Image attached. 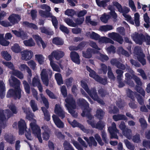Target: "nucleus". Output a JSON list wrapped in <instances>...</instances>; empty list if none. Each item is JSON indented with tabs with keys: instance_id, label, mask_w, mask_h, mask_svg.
<instances>
[{
	"instance_id": "obj_1",
	"label": "nucleus",
	"mask_w": 150,
	"mask_h": 150,
	"mask_svg": "<svg viewBox=\"0 0 150 150\" xmlns=\"http://www.w3.org/2000/svg\"><path fill=\"white\" fill-rule=\"evenodd\" d=\"M78 104L81 107L83 110L81 115L83 117L86 116L88 120L87 122L93 128H95L99 129H102L105 126L103 122L99 121L97 124L95 125L94 122L92 119L93 117L90 114L91 108L89 107L88 103L84 99L80 98L79 99Z\"/></svg>"
},
{
	"instance_id": "obj_2",
	"label": "nucleus",
	"mask_w": 150,
	"mask_h": 150,
	"mask_svg": "<svg viewBox=\"0 0 150 150\" xmlns=\"http://www.w3.org/2000/svg\"><path fill=\"white\" fill-rule=\"evenodd\" d=\"M10 85L12 86L15 87V91L11 89L9 90L7 94V97H13L16 99H19L21 97V90L19 87L20 84V81L14 76L11 75L9 80Z\"/></svg>"
},
{
	"instance_id": "obj_3",
	"label": "nucleus",
	"mask_w": 150,
	"mask_h": 150,
	"mask_svg": "<svg viewBox=\"0 0 150 150\" xmlns=\"http://www.w3.org/2000/svg\"><path fill=\"white\" fill-rule=\"evenodd\" d=\"M132 37L137 44L141 45L143 42H145L147 45H150V36L146 33L139 34L135 32L132 35Z\"/></svg>"
},
{
	"instance_id": "obj_4",
	"label": "nucleus",
	"mask_w": 150,
	"mask_h": 150,
	"mask_svg": "<svg viewBox=\"0 0 150 150\" xmlns=\"http://www.w3.org/2000/svg\"><path fill=\"white\" fill-rule=\"evenodd\" d=\"M65 101L66 103L65 104V106L69 112L74 117H77V114L73 110L76 108V106L75 101L73 100L72 96L71 95H69L65 99Z\"/></svg>"
},
{
	"instance_id": "obj_5",
	"label": "nucleus",
	"mask_w": 150,
	"mask_h": 150,
	"mask_svg": "<svg viewBox=\"0 0 150 150\" xmlns=\"http://www.w3.org/2000/svg\"><path fill=\"white\" fill-rule=\"evenodd\" d=\"M81 85L93 99L95 100H96L98 103L101 104H104L103 101L98 98L96 92V91L95 89H93L91 90V91L89 90L85 80H82L81 82Z\"/></svg>"
},
{
	"instance_id": "obj_6",
	"label": "nucleus",
	"mask_w": 150,
	"mask_h": 150,
	"mask_svg": "<svg viewBox=\"0 0 150 150\" xmlns=\"http://www.w3.org/2000/svg\"><path fill=\"white\" fill-rule=\"evenodd\" d=\"M130 70V72L132 76L130 75L128 73H126L125 74V80L127 83L130 86H133L134 84L133 82L131 81V79L133 78V79L135 80L137 84L138 85L141 86L142 85V83L140 79L136 76L134 75V71L131 70Z\"/></svg>"
},
{
	"instance_id": "obj_7",
	"label": "nucleus",
	"mask_w": 150,
	"mask_h": 150,
	"mask_svg": "<svg viewBox=\"0 0 150 150\" xmlns=\"http://www.w3.org/2000/svg\"><path fill=\"white\" fill-rule=\"evenodd\" d=\"M30 127L33 135L38 138L40 142L42 143V140L41 136V130L40 127L36 123H30Z\"/></svg>"
},
{
	"instance_id": "obj_8",
	"label": "nucleus",
	"mask_w": 150,
	"mask_h": 150,
	"mask_svg": "<svg viewBox=\"0 0 150 150\" xmlns=\"http://www.w3.org/2000/svg\"><path fill=\"white\" fill-rule=\"evenodd\" d=\"M134 56L137 57L138 60L142 65L146 64V61L144 58L145 55L143 53L140 47H135L134 49Z\"/></svg>"
},
{
	"instance_id": "obj_9",
	"label": "nucleus",
	"mask_w": 150,
	"mask_h": 150,
	"mask_svg": "<svg viewBox=\"0 0 150 150\" xmlns=\"http://www.w3.org/2000/svg\"><path fill=\"white\" fill-rule=\"evenodd\" d=\"M86 69L87 70L90 72L89 75L91 77L94 79L96 81L103 85H105L106 84L107 81L106 79H101L100 77L96 74L95 72L93 71L92 70L90 67L87 66H86Z\"/></svg>"
},
{
	"instance_id": "obj_10",
	"label": "nucleus",
	"mask_w": 150,
	"mask_h": 150,
	"mask_svg": "<svg viewBox=\"0 0 150 150\" xmlns=\"http://www.w3.org/2000/svg\"><path fill=\"white\" fill-rule=\"evenodd\" d=\"M49 74L50 76L52 74V71L50 69H43L41 73V79L43 83L46 86H47L49 84V80L48 75Z\"/></svg>"
},
{
	"instance_id": "obj_11",
	"label": "nucleus",
	"mask_w": 150,
	"mask_h": 150,
	"mask_svg": "<svg viewBox=\"0 0 150 150\" xmlns=\"http://www.w3.org/2000/svg\"><path fill=\"white\" fill-rule=\"evenodd\" d=\"M64 55V52L59 50L53 51L51 54L48 57L50 61H52L53 57H54L57 60H59L62 58Z\"/></svg>"
},
{
	"instance_id": "obj_12",
	"label": "nucleus",
	"mask_w": 150,
	"mask_h": 150,
	"mask_svg": "<svg viewBox=\"0 0 150 150\" xmlns=\"http://www.w3.org/2000/svg\"><path fill=\"white\" fill-rule=\"evenodd\" d=\"M21 59L27 61L30 59L33 56V52L31 50H26L21 52Z\"/></svg>"
},
{
	"instance_id": "obj_13",
	"label": "nucleus",
	"mask_w": 150,
	"mask_h": 150,
	"mask_svg": "<svg viewBox=\"0 0 150 150\" xmlns=\"http://www.w3.org/2000/svg\"><path fill=\"white\" fill-rule=\"evenodd\" d=\"M108 130L111 135V138L118 139V137L116 134L117 133H119V131L116 128V125L114 122L112 123L111 127H109Z\"/></svg>"
},
{
	"instance_id": "obj_14",
	"label": "nucleus",
	"mask_w": 150,
	"mask_h": 150,
	"mask_svg": "<svg viewBox=\"0 0 150 150\" xmlns=\"http://www.w3.org/2000/svg\"><path fill=\"white\" fill-rule=\"evenodd\" d=\"M68 120L69 123L74 127H79L83 132L87 133H92L93 132L92 130L86 129L83 125L77 122L75 120H74L72 122L70 121L68 119Z\"/></svg>"
},
{
	"instance_id": "obj_15",
	"label": "nucleus",
	"mask_w": 150,
	"mask_h": 150,
	"mask_svg": "<svg viewBox=\"0 0 150 150\" xmlns=\"http://www.w3.org/2000/svg\"><path fill=\"white\" fill-rule=\"evenodd\" d=\"M108 36L114 40L116 41L120 44H122L123 42L122 37L117 33L112 32L108 34Z\"/></svg>"
},
{
	"instance_id": "obj_16",
	"label": "nucleus",
	"mask_w": 150,
	"mask_h": 150,
	"mask_svg": "<svg viewBox=\"0 0 150 150\" xmlns=\"http://www.w3.org/2000/svg\"><path fill=\"white\" fill-rule=\"evenodd\" d=\"M127 93L128 96L132 100L134 98L133 95H135L139 104L140 105L144 104V100L139 95L135 94L129 89H128L127 90Z\"/></svg>"
},
{
	"instance_id": "obj_17",
	"label": "nucleus",
	"mask_w": 150,
	"mask_h": 150,
	"mask_svg": "<svg viewBox=\"0 0 150 150\" xmlns=\"http://www.w3.org/2000/svg\"><path fill=\"white\" fill-rule=\"evenodd\" d=\"M20 19L21 18L19 16L14 14L11 15L8 18V20L10 21L11 26L18 23Z\"/></svg>"
},
{
	"instance_id": "obj_18",
	"label": "nucleus",
	"mask_w": 150,
	"mask_h": 150,
	"mask_svg": "<svg viewBox=\"0 0 150 150\" xmlns=\"http://www.w3.org/2000/svg\"><path fill=\"white\" fill-rule=\"evenodd\" d=\"M54 112L62 119L63 118L65 117V113L59 104H57L56 105Z\"/></svg>"
},
{
	"instance_id": "obj_19",
	"label": "nucleus",
	"mask_w": 150,
	"mask_h": 150,
	"mask_svg": "<svg viewBox=\"0 0 150 150\" xmlns=\"http://www.w3.org/2000/svg\"><path fill=\"white\" fill-rule=\"evenodd\" d=\"M18 127L19 129V134L20 135L23 134L25 130L27 128L25 121L23 120H20L18 122Z\"/></svg>"
},
{
	"instance_id": "obj_20",
	"label": "nucleus",
	"mask_w": 150,
	"mask_h": 150,
	"mask_svg": "<svg viewBox=\"0 0 150 150\" xmlns=\"http://www.w3.org/2000/svg\"><path fill=\"white\" fill-rule=\"evenodd\" d=\"M113 4L117 7L120 12L122 13V14L127 13L130 11L129 8L127 7H125L122 9L121 6L116 1L113 2Z\"/></svg>"
},
{
	"instance_id": "obj_21",
	"label": "nucleus",
	"mask_w": 150,
	"mask_h": 150,
	"mask_svg": "<svg viewBox=\"0 0 150 150\" xmlns=\"http://www.w3.org/2000/svg\"><path fill=\"white\" fill-rule=\"evenodd\" d=\"M41 128L44 131V132L42 134L43 139L44 140H47L49 139L50 137L49 133L50 132L49 129L48 127L46 125L42 126Z\"/></svg>"
},
{
	"instance_id": "obj_22",
	"label": "nucleus",
	"mask_w": 150,
	"mask_h": 150,
	"mask_svg": "<svg viewBox=\"0 0 150 150\" xmlns=\"http://www.w3.org/2000/svg\"><path fill=\"white\" fill-rule=\"evenodd\" d=\"M52 117L54 123L58 127L62 128L64 127V123L57 116L53 115Z\"/></svg>"
},
{
	"instance_id": "obj_23",
	"label": "nucleus",
	"mask_w": 150,
	"mask_h": 150,
	"mask_svg": "<svg viewBox=\"0 0 150 150\" xmlns=\"http://www.w3.org/2000/svg\"><path fill=\"white\" fill-rule=\"evenodd\" d=\"M70 57L72 61L78 64L80 63L79 56L75 52H72L70 54Z\"/></svg>"
},
{
	"instance_id": "obj_24",
	"label": "nucleus",
	"mask_w": 150,
	"mask_h": 150,
	"mask_svg": "<svg viewBox=\"0 0 150 150\" xmlns=\"http://www.w3.org/2000/svg\"><path fill=\"white\" fill-rule=\"evenodd\" d=\"M12 31L16 36L20 37L22 39H25L27 37V34L22 30H20L18 31L12 30Z\"/></svg>"
},
{
	"instance_id": "obj_25",
	"label": "nucleus",
	"mask_w": 150,
	"mask_h": 150,
	"mask_svg": "<svg viewBox=\"0 0 150 150\" xmlns=\"http://www.w3.org/2000/svg\"><path fill=\"white\" fill-rule=\"evenodd\" d=\"M19 69L21 71H26L28 74L29 76L31 77L32 76L31 71L29 68L25 64H21L18 67Z\"/></svg>"
},
{
	"instance_id": "obj_26",
	"label": "nucleus",
	"mask_w": 150,
	"mask_h": 150,
	"mask_svg": "<svg viewBox=\"0 0 150 150\" xmlns=\"http://www.w3.org/2000/svg\"><path fill=\"white\" fill-rule=\"evenodd\" d=\"M111 64L116 66L118 68H120L122 69H125V65L120 63H119L116 59H112L111 61Z\"/></svg>"
},
{
	"instance_id": "obj_27",
	"label": "nucleus",
	"mask_w": 150,
	"mask_h": 150,
	"mask_svg": "<svg viewBox=\"0 0 150 150\" xmlns=\"http://www.w3.org/2000/svg\"><path fill=\"white\" fill-rule=\"evenodd\" d=\"M4 138L5 140L9 143L12 144L14 143L15 139L11 134H5L4 135Z\"/></svg>"
},
{
	"instance_id": "obj_28",
	"label": "nucleus",
	"mask_w": 150,
	"mask_h": 150,
	"mask_svg": "<svg viewBox=\"0 0 150 150\" xmlns=\"http://www.w3.org/2000/svg\"><path fill=\"white\" fill-rule=\"evenodd\" d=\"M99 42L100 44L110 43L112 44H113L114 43L112 40L106 37H102L100 38L99 40Z\"/></svg>"
},
{
	"instance_id": "obj_29",
	"label": "nucleus",
	"mask_w": 150,
	"mask_h": 150,
	"mask_svg": "<svg viewBox=\"0 0 150 150\" xmlns=\"http://www.w3.org/2000/svg\"><path fill=\"white\" fill-rule=\"evenodd\" d=\"M83 138L87 141L90 146H91L93 145L95 146L97 145V143L95 141L93 137H90L89 139L86 137H84Z\"/></svg>"
},
{
	"instance_id": "obj_30",
	"label": "nucleus",
	"mask_w": 150,
	"mask_h": 150,
	"mask_svg": "<svg viewBox=\"0 0 150 150\" xmlns=\"http://www.w3.org/2000/svg\"><path fill=\"white\" fill-rule=\"evenodd\" d=\"M5 91V85L4 83L2 81H0V97L3 98L5 96L4 93Z\"/></svg>"
},
{
	"instance_id": "obj_31",
	"label": "nucleus",
	"mask_w": 150,
	"mask_h": 150,
	"mask_svg": "<svg viewBox=\"0 0 150 150\" xmlns=\"http://www.w3.org/2000/svg\"><path fill=\"white\" fill-rule=\"evenodd\" d=\"M123 135L128 139H132V130L129 129H126L125 131H122Z\"/></svg>"
},
{
	"instance_id": "obj_32",
	"label": "nucleus",
	"mask_w": 150,
	"mask_h": 150,
	"mask_svg": "<svg viewBox=\"0 0 150 150\" xmlns=\"http://www.w3.org/2000/svg\"><path fill=\"white\" fill-rule=\"evenodd\" d=\"M112 118L115 121L121 120H127V118L125 115L121 114L114 115Z\"/></svg>"
},
{
	"instance_id": "obj_33",
	"label": "nucleus",
	"mask_w": 150,
	"mask_h": 150,
	"mask_svg": "<svg viewBox=\"0 0 150 150\" xmlns=\"http://www.w3.org/2000/svg\"><path fill=\"white\" fill-rule=\"evenodd\" d=\"M24 45L26 46L32 47L35 45V43L32 38L23 41Z\"/></svg>"
},
{
	"instance_id": "obj_34",
	"label": "nucleus",
	"mask_w": 150,
	"mask_h": 150,
	"mask_svg": "<svg viewBox=\"0 0 150 150\" xmlns=\"http://www.w3.org/2000/svg\"><path fill=\"white\" fill-rule=\"evenodd\" d=\"M10 74L16 76L20 79H22L23 78V74L18 70H14L13 71L10 72Z\"/></svg>"
},
{
	"instance_id": "obj_35",
	"label": "nucleus",
	"mask_w": 150,
	"mask_h": 150,
	"mask_svg": "<svg viewBox=\"0 0 150 150\" xmlns=\"http://www.w3.org/2000/svg\"><path fill=\"white\" fill-rule=\"evenodd\" d=\"M34 117H35V116L34 114L32 113L27 114L26 117V118L27 119H28L31 121V122L30 123L36 124V121L34 119Z\"/></svg>"
},
{
	"instance_id": "obj_36",
	"label": "nucleus",
	"mask_w": 150,
	"mask_h": 150,
	"mask_svg": "<svg viewBox=\"0 0 150 150\" xmlns=\"http://www.w3.org/2000/svg\"><path fill=\"white\" fill-rule=\"evenodd\" d=\"M55 78L57 84L60 85L63 83V81L61 75L59 73H56L55 74Z\"/></svg>"
},
{
	"instance_id": "obj_37",
	"label": "nucleus",
	"mask_w": 150,
	"mask_h": 150,
	"mask_svg": "<svg viewBox=\"0 0 150 150\" xmlns=\"http://www.w3.org/2000/svg\"><path fill=\"white\" fill-rule=\"evenodd\" d=\"M93 52V50L91 49H88L86 52H83V56L86 58H90L91 57V54Z\"/></svg>"
},
{
	"instance_id": "obj_38",
	"label": "nucleus",
	"mask_w": 150,
	"mask_h": 150,
	"mask_svg": "<svg viewBox=\"0 0 150 150\" xmlns=\"http://www.w3.org/2000/svg\"><path fill=\"white\" fill-rule=\"evenodd\" d=\"M40 30L42 33H45L48 35H52L53 34V32L50 28H46L44 27H42Z\"/></svg>"
},
{
	"instance_id": "obj_39",
	"label": "nucleus",
	"mask_w": 150,
	"mask_h": 150,
	"mask_svg": "<svg viewBox=\"0 0 150 150\" xmlns=\"http://www.w3.org/2000/svg\"><path fill=\"white\" fill-rule=\"evenodd\" d=\"M35 57L36 60L40 64H43L45 61V58L42 55L40 54L36 55Z\"/></svg>"
},
{
	"instance_id": "obj_40",
	"label": "nucleus",
	"mask_w": 150,
	"mask_h": 150,
	"mask_svg": "<svg viewBox=\"0 0 150 150\" xmlns=\"http://www.w3.org/2000/svg\"><path fill=\"white\" fill-rule=\"evenodd\" d=\"M23 24L25 26L34 30H37L38 29V27L36 25L32 23H29L26 21L24 22Z\"/></svg>"
},
{
	"instance_id": "obj_41",
	"label": "nucleus",
	"mask_w": 150,
	"mask_h": 150,
	"mask_svg": "<svg viewBox=\"0 0 150 150\" xmlns=\"http://www.w3.org/2000/svg\"><path fill=\"white\" fill-rule=\"evenodd\" d=\"M86 35L91 38L95 40H97L99 38V36L98 34L93 32L87 33Z\"/></svg>"
},
{
	"instance_id": "obj_42",
	"label": "nucleus",
	"mask_w": 150,
	"mask_h": 150,
	"mask_svg": "<svg viewBox=\"0 0 150 150\" xmlns=\"http://www.w3.org/2000/svg\"><path fill=\"white\" fill-rule=\"evenodd\" d=\"M40 83V80L38 76H35L33 78L31 85L33 86H37Z\"/></svg>"
},
{
	"instance_id": "obj_43",
	"label": "nucleus",
	"mask_w": 150,
	"mask_h": 150,
	"mask_svg": "<svg viewBox=\"0 0 150 150\" xmlns=\"http://www.w3.org/2000/svg\"><path fill=\"white\" fill-rule=\"evenodd\" d=\"M96 53H97V58L98 59L103 61H104L108 60V57L107 56L102 54L98 52H97Z\"/></svg>"
},
{
	"instance_id": "obj_44",
	"label": "nucleus",
	"mask_w": 150,
	"mask_h": 150,
	"mask_svg": "<svg viewBox=\"0 0 150 150\" xmlns=\"http://www.w3.org/2000/svg\"><path fill=\"white\" fill-rule=\"evenodd\" d=\"M144 18L146 23L144 24V26L145 28H148L149 27V18L147 13H146L144 15Z\"/></svg>"
},
{
	"instance_id": "obj_45",
	"label": "nucleus",
	"mask_w": 150,
	"mask_h": 150,
	"mask_svg": "<svg viewBox=\"0 0 150 150\" xmlns=\"http://www.w3.org/2000/svg\"><path fill=\"white\" fill-rule=\"evenodd\" d=\"M30 105L33 112H34L38 110V109L37 104L34 100H30Z\"/></svg>"
},
{
	"instance_id": "obj_46",
	"label": "nucleus",
	"mask_w": 150,
	"mask_h": 150,
	"mask_svg": "<svg viewBox=\"0 0 150 150\" xmlns=\"http://www.w3.org/2000/svg\"><path fill=\"white\" fill-rule=\"evenodd\" d=\"M64 21L69 26L75 27L76 26V23H74L71 19L69 18H65L64 19Z\"/></svg>"
},
{
	"instance_id": "obj_47",
	"label": "nucleus",
	"mask_w": 150,
	"mask_h": 150,
	"mask_svg": "<svg viewBox=\"0 0 150 150\" xmlns=\"http://www.w3.org/2000/svg\"><path fill=\"white\" fill-rule=\"evenodd\" d=\"M104 115V112L103 110L101 109H99L97 110L95 116L98 119H100L103 118Z\"/></svg>"
},
{
	"instance_id": "obj_48",
	"label": "nucleus",
	"mask_w": 150,
	"mask_h": 150,
	"mask_svg": "<svg viewBox=\"0 0 150 150\" xmlns=\"http://www.w3.org/2000/svg\"><path fill=\"white\" fill-rule=\"evenodd\" d=\"M39 12L40 15L44 17H48L50 16H52V13L50 12H47L42 10H40Z\"/></svg>"
},
{
	"instance_id": "obj_49",
	"label": "nucleus",
	"mask_w": 150,
	"mask_h": 150,
	"mask_svg": "<svg viewBox=\"0 0 150 150\" xmlns=\"http://www.w3.org/2000/svg\"><path fill=\"white\" fill-rule=\"evenodd\" d=\"M110 18V16L109 15H107L105 13L102 15L100 17V19L102 22L104 23H106Z\"/></svg>"
},
{
	"instance_id": "obj_50",
	"label": "nucleus",
	"mask_w": 150,
	"mask_h": 150,
	"mask_svg": "<svg viewBox=\"0 0 150 150\" xmlns=\"http://www.w3.org/2000/svg\"><path fill=\"white\" fill-rule=\"evenodd\" d=\"M2 57L6 60H10L11 59V56L7 51H3L1 53Z\"/></svg>"
},
{
	"instance_id": "obj_51",
	"label": "nucleus",
	"mask_w": 150,
	"mask_h": 150,
	"mask_svg": "<svg viewBox=\"0 0 150 150\" xmlns=\"http://www.w3.org/2000/svg\"><path fill=\"white\" fill-rule=\"evenodd\" d=\"M42 110L44 114L45 119L49 121L50 119V116L47 111L44 107H42Z\"/></svg>"
},
{
	"instance_id": "obj_52",
	"label": "nucleus",
	"mask_w": 150,
	"mask_h": 150,
	"mask_svg": "<svg viewBox=\"0 0 150 150\" xmlns=\"http://www.w3.org/2000/svg\"><path fill=\"white\" fill-rule=\"evenodd\" d=\"M117 52L119 54H122L127 57H129V54L124 50L122 47H119L118 48Z\"/></svg>"
},
{
	"instance_id": "obj_53",
	"label": "nucleus",
	"mask_w": 150,
	"mask_h": 150,
	"mask_svg": "<svg viewBox=\"0 0 150 150\" xmlns=\"http://www.w3.org/2000/svg\"><path fill=\"white\" fill-rule=\"evenodd\" d=\"M50 61V64L53 70L57 72L60 71V69L57 65L55 64L52 61Z\"/></svg>"
},
{
	"instance_id": "obj_54",
	"label": "nucleus",
	"mask_w": 150,
	"mask_h": 150,
	"mask_svg": "<svg viewBox=\"0 0 150 150\" xmlns=\"http://www.w3.org/2000/svg\"><path fill=\"white\" fill-rule=\"evenodd\" d=\"M139 15L138 13L134 14V21L135 24L137 26H139L140 24Z\"/></svg>"
},
{
	"instance_id": "obj_55",
	"label": "nucleus",
	"mask_w": 150,
	"mask_h": 150,
	"mask_svg": "<svg viewBox=\"0 0 150 150\" xmlns=\"http://www.w3.org/2000/svg\"><path fill=\"white\" fill-rule=\"evenodd\" d=\"M125 19L127 21L129 22L131 24L134 25V21L132 19L131 16L126 14L123 13L122 14Z\"/></svg>"
},
{
	"instance_id": "obj_56",
	"label": "nucleus",
	"mask_w": 150,
	"mask_h": 150,
	"mask_svg": "<svg viewBox=\"0 0 150 150\" xmlns=\"http://www.w3.org/2000/svg\"><path fill=\"white\" fill-rule=\"evenodd\" d=\"M2 63L6 66L12 70V71L14 69V67L13 64L10 62H2Z\"/></svg>"
},
{
	"instance_id": "obj_57",
	"label": "nucleus",
	"mask_w": 150,
	"mask_h": 150,
	"mask_svg": "<svg viewBox=\"0 0 150 150\" xmlns=\"http://www.w3.org/2000/svg\"><path fill=\"white\" fill-rule=\"evenodd\" d=\"M63 146L65 150H74L70 143L66 141L64 142L63 144Z\"/></svg>"
},
{
	"instance_id": "obj_58",
	"label": "nucleus",
	"mask_w": 150,
	"mask_h": 150,
	"mask_svg": "<svg viewBox=\"0 0 150 150\" xmlns=\"http://www.w3.org/2000/svg\"><path fill=\"white\" fill-rule=\"evenodd\" d=\"M11 49L13 51L16 53H18L21 51L20 46L17 44H15L11 47Z\"/></svg>"
},
{
	"instance_id": "obj_59",
	"label": "nucleus",
	"mask_w": 150,
	"mask_h": 150,
	"mask_svg": "<svg viewBox=\"0 0 150 150\" xmlns=\"http://www.w3.org/2000/svg\"><path fill=\"white\" fill-rule=\"evenodd\" d=\"M64 13L68 16H72L76 13V12L73 9H68L65 11Z\"/></svg>"
},
{
	"instance_id": "obj_60",
	"label": "nucleus",
	"mask_w": 150,
	"mask_h": 150,
	"mask_svg": "<svg viewBox=\"0 0 150 150\" xmlns=\"http://www.w3.org/2000/svg\"><path fill=\"white\" fill-rule=\"evenodd\" d=\"M127 147L130 150H134V146L127 139L125 140L124 141Z\"/></svg>"
},
{
	"instance_id": "obj_61",
	"label": "nucleus",
	"mask_w": 150,
	"mask_h": 150,
	"mask_svg": "<svg viewBox=\"0 0 150 150\" xmlns=\"http://www.w3.org/2000/svg\"><path fill=\"white\" fill-rule=\"evenodd\" d=\"M52 42L55 44L59 45H62L63 43V42L62 39L57 38L53 39Z\"/></svg>"
},
{
	"instance_id": "obj_62",
	"label": "nucleus",
	"mask_w": 150,
	"mask_h": 150,
	"mask_svg": "<svg viewBox=\"0 0 150 150\" xmlns=\"http://www.w3.org/2000/svg\"><path fill=\"white\" fill-rule=\"evenodd\" d=\"M49 17H50L52 18V21L53 25L54 26L55 28H57V25L58 24V22L56 18L53 16L52 14V16H50Z\"/></svg>"
},
{
	"instance_id": "obj_63",
	"label": "nucleus",
	"mask_w": 150,
	"mask_h": 150,
	"mask_svg": "<svg viewBox=\"0 0 150 150\" xmlns=\"http://www.w3.org/2000/svg\"><path fill=\"white\" fill-rule=\"evenodd\" d=\"M40 95L44 104H45L46 108H49V103L47 100L42 94H41Z\"/></svg>"
},
{
	"instance_id": "obj_64",
	"label": "nucleus",
	"mask_w": 150,
	"mask_h": 150,
	"mask_svg": "<svg viewBox=\"0 0 150 150\" xmlns=\"http://www.w3.org/2000/svg\"><path fill=\"white\" fill-rule=\"evenodd\" d=\"M23 83L26 92L27 93H29L30 92V87L28 84L25 81H23Z\"/></svg>"
}]
</instances>
